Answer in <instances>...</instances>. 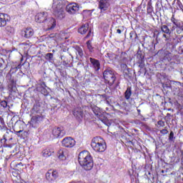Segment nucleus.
Segmentation results:
<instances>
[{
    "mask_svg": "<svg viewBox=\"0 0 183 183\" xmlns=\"http://www.w3.org/2000/svg\"><path fill=\"white\" fill-rule=\"evenodd\" d=\"M19 69V66H18V67L15 66V67H11V71H14L15 72H16V70Z\"/></svg>",
    "mask_w": 183,
    "mask_h": 183,
    "instance_id": "nucleus-42",
    "label": "nucleus"
},
{
    "mask_svg": "<svg viewBox=\"0 0 183 183\" xmlns=\"http://www.w3.org/2000/svg\"><path fill=\"white\" fill-rule=\"evenodd\" d=\"M160 29H161V31L163 32V34L171 35V31L169 30V28L168 27V26L162 25Z\"/></svg>",
    "mask_w": 183,
    "mask_h": 183,
    "instance_id": "nucleus-21",
    "label": "nucleus"
},
{
    "mask_svg": "<svg viewBox=\"0 0 183 183\" xmlns=\"http://www.w3.org/2000/svg\"><path fill=\"white\" fill-rule=\"evenodd\" d=\"M137 58L138 61H144V59L145 58V55H144V53L142 51H139L137 54Z\"/></svg>",
    "mask_w": 183,
    "mask_h": 183,
    "instance_id": "nucleus-24",
    "label": "nucleus"
},
{
    "mask_svg": "<svg viewBox=\"0 0 183 183\" xmlns=\"http://www.w3.org/2000/svg\"><path fill=\"white\" fill-rule=\"evenodd\" d=\"M101 98H102L103 99H104V101L106 99H108V97H107V94H102L100 95Z\"/></svg>",
    "mask_w": 183,
    "mask_h": 183,
    "instance_id": "nucleus-41",
    "label": "nucleus"
},
{
    "mask_svg": "<svg viewBox=\"0 0 183 183\" xmlns=\"http://www.w3.org/2000/svg\"><path fill=\"white\" fill-rule=\"evenodd\" d=\"M177 85H181V82H179V81H177Z\"/></svg>",
    "mask_w": 183,
    "mask_h": 183,
    "instance_id": "nucleus-52",
    "label": "nucleus"
},
{
    "mask_svg": "<svg viewBox=\"0 0 183 183\" xmlns=\"http://www.w3.org/2000/svg\"><path fill=\"white\" fill-rule=\"evenodd\" d=\"M34 29L31 28L25 29L24 30L21 31V35L27 39L31 38V36H34Z\"/></svg>",
    "mask_w": 183,
    "mask_h": 183,
    "instance_id": "nucleus-14",
    "label": "nucleus"
},
{
    "mask_svg": "<svg viewBox=\"0 0 183 183\" xmlns=\"http://www.w3.org/2000/svg\"><path fill=\"white\" fill-rule=\"evenodd\" d=\"M54 58V54L52 53H48L46 54V59H52Z\"/></svg>",
    "mask_w": 183,
    "mask_h": 183,
    "instance_id": "nucleus-33",
    "label": "nucleus"
},
{
    "mask_svg": "<svg viewBox=\"0 0 183 183\" xmlns=\"http://www.w3.org/2000/svg\"><path fill=\"white\" fill-rule=\"evenodd\" d=\"M117 34H122V31H121V29H118L117 30Z\"/></svg>",
    "mask_w": 183,
    "mask_h": 183,
    "instance_id": "nucleus-46",
    "label": "nucleus"
},
{
    "mask_svg": "<svg viewBox=\"0 0 183 183\" xmlns=\"http://www.w3.org/2000/svg\"><path fill=\"white\" fill-rule=\"evenodd\" d=\"M6 78L8 82V91L11 94L16 93L18 89H16V81H15V79L12 76V74L9 73L6 74Z\"/></svg>",
    "mask_w": 183,
    "mask_h": 183,
    "instance_id": "nucleus-6",
    "label": "nucleus"
},
{
    "mask_svg": "<svg viewBox=\"0 0 183 183\" xmlns=\"http://www.w3.org/2000/svg\"><path fill=\"white\" fill-rule=\"evenodd\" d=\"M54 138H62L65 135V130L62 127H54L52 130Z\"/></svg>",
    "mask_w": 183,
    "mask_h": 183,
    "instance_id": "nucleus-12",
    "label": "nucleus"
},
{
    "mask_svg": "<svg viewBox=\"0 0 183 183\" xmlns=\"http://www.w3.org/2000/svg\"><path fill=\"white\" fill-rule=\"evenodd\" d=\"M163 38H165L166 39H168V36H167V34H163Z\"/></svg>",
    "mask_w": 183,
    "mask_h": 183,
    "instance_id": "nucleus-47",
    "label": "nucleus"
},
{
    "mask_svg": "<svg viewBox=\"0 0 183 183\" xmlns=\"http://www.w3.org/2000/svg\"><path fill=\"white\" fill-rule=\"evenodd\" d=\"M79 34H81V35H85V34H87L85 38H89L90 36H94V31H92V29H89V24L87 23L82 24L78 29Z\"/></svg>",
    "mask_w": 183,
    "mask_h": 183,
    "instance_id": "nucleus-8",
    "label": "nucleus"
},
{
    "mask_svg": "<svg viewBox=\"0 0 183 183\" xmlns=\"http://www.w3.org/2000/svg\"><path fill=\"white\" fill-rule=\"evenodd\" d=\"M175 58V55L172 53L169 52V51H164V61L167 60L168 62L172 61V59Z\"/></svg>",
    "mask_w": 183,
    "mask_h": 183,
    "instance_id": "nucleus-18",
    "label": "nucleus"
},
{
    "mask_svg": "<svg viewBox=\"0 0 183 183\" xmlns=\"http://www.w3.org/2000/svg\"><path fill=\"white\" fill-rule=\"evenodd\" d=\"M99 1V8L101 12L108 10L109 5H111V0H98Z\"/></svg>",
    "mask_w": 183,
    "mask_h": 183,
    "instance_id": "nucleus-11",
    "label": "nucleus"
},
{
    "mask_svg": "<svg viewBox=\"0 0 183 183\" xmlns=\"http://www.w3.org/2000/svg\"><path fill=\"white\" fill-rule=\"evenodd\" d=\"M2 151V147H0V152Z\"/></svg>",
    "mask_w": 183,
    "mask_h": 183,
    "instance_id": "nucleus-53",
    "label": "nucleus"
},
{
    "mask_svg": "<svg viewBox=\"0 0 183 183\" xmlns=\"http://www.w3.org/2000/svg\"><path fill=\"white\" fill-rule=\"evenodd\" d=\"M174 25L177 28L180 29V31H183V22L182 21L177 20Z\"/></svg>",
    "mask_w": 183,
    "mask_h": 183,
    "instance_id": "nucleus-26",
    "label": "nucleus"
},
{
    "mask_svg": "<svg viewBox=\"0 0 183 183\" xmlns=\"http://www.w3.org/2000/svg\"><path fill=\"white\" fill-rule=\"evenodd\" d=\"M92 111H93L94 114L96 116H97V118H99V119H100V121H102V122H104V121H105V117H104V114H102V112H101V110L99 109V108L98 107H93Z\"/></svg>",
    "mask_w": 183,
    "mask_h": 183,
    "instance_id": "nucleus-15",
    "label": "nucleus"
},
{
    "mask_svg": "<svg viewBox=\"0 0 183 183\" xmlns=\"http://www.w3.org/2000/svg\"><path fill=\"white\" fill-rule=\"evenodd\" d=\"M35 21L38 24H44L46 25L47 31H51L54 29L56 25V21L55 19L49 16L48 12H40L35 16Z\"/></svg>",
    "mask_w": 183,
    "mask_h": 183,
    "instance_id": "nucleus-1",
    "label": "nucleus"
},
{
    "mask_svg": "<svg viewBox=\"0 0 183 183\" xmlns=\"http://www.w3.org/2000/svg\"><path fill=\"white\" fill-rule=\"evenodd\" d=\"M21 132H22V130H19V132H17V134H21Z\"/></svg>",
    "mask_w": 183,
    "mask_h": 183,
    "instance_id": "nucleus-51",
    "label": "nucleus"
},
{
    "mask_svg": "<svg viewBox=\"0 0 183 183\" xmlns=\"http://www.w3.org/2000/svg\"><path fill=\"white\" fill-rule=\"evenodd\" d=\"M51 177L53 178V181H55V179H56V178L58 177V172L53 171V172H51Z\"/></svg>",
    "mask_w": 183,
    "mask_h": 183,
    "instance_id": "nucleus-31",
    "label": "nucleus"
},
{
    "mask_svg": "<svg viewBox=\"0 0 183 183\" xmlns=\"http://www.w3.org/2000/svg\"><path fill=\"white\" fill-rule=\"evenodd\" d=\"M137 64L140 69L145 68V60H138Z\"/></svg>",
    "mask_w": 183,
    "mask_h": 183,
    "instance_id": "nucleus-29",
    "label": "nucleus"
},
{
    "mask_svg": "<svg viewBox=\"0 0 183 183\" xmlns=\"http://www.w3.org/2000/svg\"><path fill=\"white\" fill-rule=\"evenodd\" d=\"M64 64H65L66 65H68L69 62L64 60Z\"/></svg>",
    "mask_w": 183,
    "mask_h": 183,
    "instance_id": "nucleus-48",
    "label": "nucleus"
},
{
    "mask_svg": "<svg viewBox=\"0 0 183 183\" xmlns=\"http://www.w3.org/2000/svg\"><path fill=\"white\" fill-rule=\"evenodd\" d=\"M79 163L86 171H91L94 167V162L89 152L83 151L79 154Z\"/></svg>",
    "mask_w": 183,
    "mask_h": 183,
    "instance_id": "nucleus-2",
    "label": "nucleus"
},
{
    "mask_svg": "<svg viewBox=\"0 0 183 183\" xmlns=\"http://www.w3.org/2000/svg\"><path fill=\"white\" fill-rule=\"evenodd\" d=\"M57 155L59 159H62V160L65 159V154H64V149H59Z\"/></svg>",
    "mask_w": 183,
    "mask_h": 183,
    "instance_id": "nucleus-25",
    "label": "nucleus"
},
{
    "mask_svg": "<svg viewBox=\"0 0 183 183\" xmlns=\"http://www.w3.org/2000/svg\"><path fill=\"white\" fill-rule=\"evenodd\" d=\"M129 36L130 39H132L133 36H134V38H138V35L137 34H134V32H130Z\"/></svg>",
    "mask_w": 183,
    "mask_h": 183,
    "instance_id": "nucleus-38",
    "label": "nucleus"
},
{
    "mask_svg": "<svg viewBox=\"0 0 183 183\" xmlns=\"http://www.w3.org/2000/svg\"><path fill=\"white\" fill-rule=\"evenodd\" d=\"M52 151L49 149H45L44 150L42 151V155L45 158H48V157H51L52 155Z\"/></svg>",
    "mask_w": 183,
    "mask_h": 183,
    "instance_id": "nucleus-23",
    "label": "nucleus"
},
{
    "mask_svg": "<svg viewBox=\"0 0 183 183\" xmlns=\"http://www.w3.org/2000/svg\"><path fill=\"white\" fill-rule=\"evenodd\" d=\"M182 31H183V30H181V29H179V28H177V34H181V33L182 32Z\"/></svg>",
    "mask_w": 183,
    "mask_h": 183,
    "instance_id": "nucleus-44",
    "label": "nucleus"
},
{
    "mask_svg": "<svg viewBox=\"0 0 183 183\" xmlns=\"http://www.w3.org/2000/svg\"><path fill=\"white\" fill-rule=\"evenodd\" d=\"M132 95V91L131 90V87H127V90L124 92L125 99L128 100L131 98Z\"/></svg>",
    "mask_w": 183,
    "mask_h": 183,
    "instance_id": "nucleus-22",
    "label": "nucleus"
},
{
    "mask_svg": "<svg viewBox=\"0 0 183 183\" xmlns=\"http://www.w3.org/2000/svg\"><path fill=\"white\" fill-rule=\"evenodd\" d=\"M86 45H87V48L89 51H92V49H94V47H92V42L91 41V40H89L86 42Z\"/></svg>",
    "mask_w": 183,
    "mask_h": 183,
    "instance_id": "nucleus-32",
    "label": "nucleus"
},
{
    "mask_svg": "<svg viewBox=\"0 0 183 183\" xmlns=\"http://www.w3.org/2000/svg\"><path fill=\"white\" fill-rule=\"evenodd\" d=\"M176 29H177V26H173L170 31H175Z\"/></svg>",
    "mask_w": 183,
    "mask_h": 183,
    "instance_id": "nucleus-43",
    "label": "nucleus"
},
{
    "mask_svg": "<svg viewBox=\"0 0 183 183\" xmlns=\"http://www.w3.org/2000/svg\"><path fill=\"white\" fill-rule=\"evenodd\" d=\"M61 145L65 148H73V147H75V139L72 137H65L61 141Z\"/></svg>",
    "mask_w": 183,
    "mask_h": 183,
    "instance_id": "nucleus-10",
    "label": "nucleus"
},
{
    "mask_svg": "<svg viewBox=\"0 0 183 183\" xmlns=\"http://www.w3.org/2000/svg\"><path fill=\"white\" fill-rule=\"evenodd\" d=\"M9 16L6 14H0V28L6 25V21H9Z\"/></svg>",
    "mask_w": 183,
    "mask_h": 183,
    "instance_id": "nucleus-16",
    "label": "nucleus"
},
{
    "mask_svg": "<svg viewBox=\"0 0 183 183\" xmlns=\"http://www.w3.org/2000/svg\"><path fill=\"white\" fill-rule=\"evenodd\" d=\"M174 15H172V18H171V21L174 24V25L177 23V21H178L177 19H176L175 17H174Z\"/></svg>",
    "mask_w": 183,
    "mask_h": 183,
    "instance_id": "nucleus-39",
    "label": "nucleus"
},
{
    "mask_svg": "<svg viewBox=\"0 0 183 183\" xmlns=\"http://www.w3.org/2000/svg\"><path fill=\"white\" fill-rule=\"evenodd\" d=\"M30 115L31 117V119L30 121V125L34 128L37 127L39 122H42L44 120V116L42 115V112H41V107L39 104H36L34 105L33 108L30 112Z\"/></svg>",
    "mask_w": 183,
    "mask_h": 183,
    "instance_id": "nucleus-3",
    "label": "nucleus"
},
{
    "mask_svg": "<svg viewBox=\"0 0 183 183\" xmlns=\"http://www.w3.org/2000/svg\"><path fill=\"white\" fill-rule=\"evenodd\" d=\"M5 32L6 35L11 36L15 34V29L11 26H7L5 28Z\"/></svg>",
    "mask_w": 183,
    "mask_h": 183,
    "instance_id": "nucleus-20",
    "label": "nucleus"
},
{
    "mask_svg": "<svg viewBox=\"0 0 183 183\" xmlns=\"http://www.w3.org/2000/svg\"><path fill=\"white\" fill-rule=\"evenodd\" d=\"M79 11V5L76 3H71L66 6V11L70 15H75Z\"/></svg>",
    "mask_w": 183,
    "mask_h": 183,
    "instance_id": "nucleus-9",
    "label": "nucleus"
},
{
    "mask_svg": "<svg viewBox=\"0 0 183 183\" xmlns=\"http://www.w3.org/2000/svg\"><path fill=\"white\" fill-rule=\"evenodd\" d=\"M0 105L3 107V108H6V107H8V102H6V101H1Z\"/></svg>",
    "mask_w": 183,
    "mask_h": 183,
    "instance_id": "nucleus-34",
    "label": "nucleus"
},
{
    "mask_svg": "<svg viewBox=\"0 0 183 183\" xmlns=\"http://www.w3.org/2000/svg\"><path fill=\"white\" fill-rule=\"evenodd\" d=\"M137 112H138V114H139V115H140V114H141V110L137 109Z\"/></svg>",
    "mask_w": 183,
    "mask_h": 183,
    "instance_id": "nucleus-49",
    "label": "nucleus"
},
{
    "mask_svg": "<svg viewBox=\"0 0 183 183\" xmlns=\"http://www.w3.org/2000/svg\"><path fill=\"white\" fill-rule=\"evenodd\" d=\"M103 76L107 82L109 84V85H114L115 82V74H114V71L111 69H106L103 73Z\"/></svg>",
    "mask_w": 183,
    "mask_h": 183,
    "instance_id": "nucleus-7",
    "label": "nucleus"
},
{
    "mask_svg": "<svg viewBox=\"0 0 183 183\" xmlns=\"http://www.w3.org/2000/svg\"><path fill=\"white\" fill-rule=\"evenodd\" d=\"M89 59L94 71H99V69H101V64L99 63V60L92 58H90Z\"/></svg>",
    "mask_w": 183,
    "mask_h": 183,
    "instance_id": "nucleus-17",
    "label": "nucleus"
},
{
    "mask_svg": "<svg viewBox=\"0 0 183 183\" xmlns=\"http://www.w3.org/2000/svg\"><path fill=\"white\" fill-rule=\"evenodd\" d=\"M0 88H1L2 89H4V87L2 86V83L0 82Z\"/></svg>",
    "mask_w": 183,
    "mask_h": 183,
    "instance_id": "nucleus-50",
    "label": "nucleus"
},
{
    "mask_svg": "<svg viewBox=\"0 0 183 183\" xmlns=\"http://www.w3.org/2000/svg\"><path fill=\"white\" fill-rule=\"evenodd\" d=\"M177 162H179V159H177Z\"/></svg>",
    "mask_w": 183,
    "mask_h": 183,
    "instance_id": "nucleus-54",
    "label": "nucleus"
},
{
    "mask_svg": "<svg viewBox=\"0 0 183 183\" xmlns=\"http://www.w3.org/2000/svg\"><path fill=\"white\" fill-rule=\"evenodd\" d=\"M73 114L76 119L81 120L84 118V110L81 107H76L73 111Z\"/></svg>",
    "mask_w": 183,
    "mask_h": 183,
    "instance_id": "nucleus-13",
    "label": "nucleus"
},
{
    "mask_svg": "<svg viewBox=\"0 0 183 183\" xmlns=\"http://www.w3.org/2000/svg\"><path fill=\"white\" fill-rule=\"evenodd\" d=\"M74 52L76 54V58H82L84 56V51L79 46H74Z\"/></svg>",
    "mask_w": 183,
    "mask_h": 183,
    "instance_id": "nucleus-19",
    "label": "nucleus"
},
{
    "mask_svg": "<svg viewBox=\"0 0 183 183\" xmlns=\"http://www.w3.org/2000/svg\"><path fill=\"white\" fill-rule=\"evenodd\" d=\"M147 14H152V11H154V8L152 7V4L151 1H149L147 4Z\"/></svg>",
    "mask_w": 183,
    "mask_h": 183,
    "instance_id": "nucleus-27",
    "label": "nucleus"
},
{
    "mask_svg": "<svg viewBox=\"0 0 183 183\" xmlns=\"http://www.w3.org/2000/svg\"><path fill=\"white\" fill-rule=\"evenodd\" d=\"M160 134H162V135H167V134H168V130L167 129H163L160 130Z\"/></svg>",
    "mask_w": 183,
    "mask_h": 183,
    "instance_id": "nucleus-37",
    "label": "nucleus"
},
{
    "mask_svg": "<svg viewBox=\"0 0 183 183\" xmlns=\"http://www.w3.org/2000/svg\"><path fill=\"white\" fill-rule=\"evenodd\" d=\"M46 178L47 181H49V182H52V181H54L51 171L48 172L46 174Z\"/></svg>",
    "mask_w": 183,
    "mask_h": 183,
    "instance_id": "nucleus-28",
    "label": "nucleus"
},
{
    "mask_svg": "<svg viewBox=\"0 0 183 183\" xmlns=\"http://www.w3.org/2000/svg\"><path fill=\"white\" fill-rule=\"evenodd\" d=\"M24 45H26V43H24Z\"/></svg>",
    "mask_w": 183,
    "mask_h": 183,
    "instance_id": "nucleus-55",
    "label": "nucleus"
},
{
    "mask_svg": "<svg viewBox=\"0 0 183 183\" xmlns=\"http://www.w3.org/2000/svg\"><path fill=\"white\" fill-rule=\"evenodd\" d=\"M91 147L96 152H104L107 149V143L100 137H96L92 139Z\"/></svg>",
    "mask_w": 183,
    "mask_h": 183,
    "instance_id": "nucleus-4",
    "label": "nucleus"
},
{
    "mask_svg": "<svg viewBox=\"0 0 183 183\" xmlns=\"http://www.w3.org/2000/svg\"><path fill=\"white\" fill-rule=\"evenodd\" d=\"M174 95H177V97H181L182 95V92H181V89L179 87L176 88L174 90Z\"/></svg>",
    "mask_w": 183,
    "mask_h": 183,
    "instance_id": "nucleus-30",
    "label": "nucleus"
},
{
    "mask_svg": "<svg viewBox=\"0 0 183 183\" xmlns=\"http://www.w3.org/2000/svg\"><path fill=\"white\" fill-rule=\"evenodd\" d=\"M157 125H159V127H165V122L162 120H159L157 122Z\"/></svg>",
    "mask_w": 183,
    "mask_h": 183,
    "instance_id": "nucleus-36",
    "label": "nucleus"
},
{
    "mask_svg": "<svg viewBox=\"0 0 183 183\" xmlns=\"http://www.w3.org/2000/svg\"><path fill=\"white\" fill-rule=\"evenodd\" d=\"M54 14L59 19H64L65 18V11L59 0H54L53 6Z\"/></svg>",
    "mask_w": 183,
    "mask_h": 183,
    "instance_id": "nucleus-5",
    "label": "nucleus"
},
{
    "mask_svg": "<svg viewBox=\"0 0 183 183\" xmlns=\"http://www.w3.org/2000/svg\"><path fill=\"white\" fill-rule=\"evenodd\" d=\"M40 86H41V88H43V89H45V88H46V84H45V81H41L40 83Z\"/></svg>",
    "mask_w": 183,
    "mask_h": 183,
    "instance_id": "nucleus-40",
    "label": "nucleus"
},
{
    "mask_svg": "<svg viewBox=\"0 0 183 183\" xmlns=\"http://www.w3.org/2000/svg\"><path fill=\"white\" fill-rule=\"evenodd\" d=\"M104 104H107V105H109V101H108L107 99L104 100Z\"/></svg>",
    "mask_w": 183,
    "mask_h": 183,
    "instance_id": "nucleus-45",
    "label": "nucleus"
},
{
    "mask_svg": "<svg viewBox=\"0 0 183 183\" xmlns=\"http://www.w3.org/2000/svg\"><path fill=\"white\" fill-rule=\"evenodd\" d=\"M169 141H174L175 139V137H174V132L171 131L169 136Z\"/></svg>",
    "mask_w": 183,
    "mask_h": 183,
    "instance_id": "nucleus-35",
    "label": "nucleus"
}]
</instances>
